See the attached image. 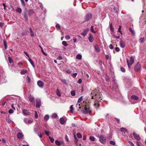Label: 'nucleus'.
I'll use <instances>...</instances> for the list:
<instances>
[{
    "instance_id": "nucleus-10",
    "label": "nucleus",
    "mask_w": 146,
    "mask_h": 146,
    "mask_svg": "<svg viewBox=\"0 0 146 146\" xmlns=\"http://www.w3.org/2000/svg\"><path fill=\"white\" fill-rule=\"evenodd\" d=\"M37 84L40 87L42 88L44 85V83L43 82L39 80L37 82Z\"/></svg>"
},
{
    "instance_id": "nucleus-52",
    "label": "nucleus",
    "mask_w": 146,
    "mask_h": 146,
    "mask_svg": "<svg viewBox=\"0 0 146 146\" xmlns=\"http://www.w3.org/2000/svg\"><path fill=\"white\" fill-rule=\"evenodd\" d=\"M94 105L97 108H98L99 107V105L97 103H95L94 104Z\"/></svg>"
},
{
    "instance_id": "nucleus-63",
    "label": "nucleus",
    "mask_w": 146,
    "mask_h": 146,
    "mask_svg": "<svg viewBox=\"0 0 146 146\" xmlns=\"http://www.w3.org/2000/svg\"><path fill=\"white\" fill-rule=\"evenodd\" d=\"M6 121L8 123H10L11 122V120L9 118L6 119Z\"/></svg>"
},
{
    "instance_id": "nucleus-18",
    "label": "nucleus",
    "mask_w": 146,
    "mask_h": 146,
    "mask_svg": "<svg viewBox=\"0 0 146 146\" xmlns=\"http://www.w3.org/2000/svg\"><path fill=\"white\" fill-rule=\"evenodd\" d=\"M27 72V71L26 70L23 69L21 70L20 72V73L21 74H25Z\"/></svg>"
},
{
    "instance_id": "nucleus-32",
    "label": "nucleus",
    "mask_w": 146,
    "mask_h": 146,
    "mask_svg": "<svg viewBox=\"0 0 146 146\" xmlns=\"http://www.w3.org/2000/svg\"><path fill=\"white\" fill-rule=\"evenodd\" d=\"M110 30H111V31H113V30L114 29V28L112 26V23H111L110 24Z\"/></svg>"
},
{
    "instance_id": "nucleus-61",
    "label": "nucleus",
    "mask_w": 146,
    "mask_h": 146,
    "mask_svg": "<svg viewBox=\"0 0 146 146\" xmlns=\"http://www.w3.org/2000/svg\"><path fill=\"white\" fill-rule=\"evenodd\" d=\"M115 51L117 52H119L120 50L119 48L118 47H116L115 48Z\"/></svg>"
},
{
    "instance_id": "nucleus-34",
    "label": "nucleus",
    "mask_w": 146,
    "mask_h": 146,
    "mask_svg": "<svg viewBox=\"0 0 146 146\" xmlns=\"http://www.w3.org/2000/svg\"><path fill=\"white\" fill-rule=\"evenodd\" d=\"M49 139L50 140L51 142L52 143H53L54 142V139L53 138H52V137H51L50 136H49Z\"/></svg>"
},
{
    "instance_id": "nucleus-1",
    "label": "nucleus",
    "mask_w": 146,
    "mask_h": 146,
    "mask_svg": "<svg viewBox=\"0 0 146 146\" xmlns=\"http://www.w3.org/2000/svg\"><path fill=\"white\" fill-rule=\"evenodd\" d=\"M84 108V109L82 111V113L84 114H90L91 113V110L90 107H86V106Z\"/></svg>"
},
{
    "instance_id": "nucleus-15",
    "label": "nucleus",
    "mask_w": 146,
    "mask_h": 146,
    "mask_svg": "<svg viewBox=\"0 0 146 146\" xmlns=\"http://www.w3.org/2000/svg\"><path fill=\"white\" fill-rule=\"evenodd\" d=\"M93 36L91 34H90V36L88 38V40L90 42H92L93 41Z\"/></svg>"
},
{
    "instance_id": "nucleus-39",
    "label": "nucleus",
    "mask_w": 146,
    "mask_h": 146,
    "mask_svg": "<svg viewBox=\"0 0 146 146\" xmlns=\"http://www.w3.org/2000/svg\"><path fill=\"white\" fill-rule=\"evenodd\" d=\"M57 116V115L56 113H54L52 115V117L53 118H56Z\"/></svg>"
},
{
    "instance_id": "nucleus-26",
    "label": "nucleus",
    "mask_w": 146,
    "mask_h": 146,
    "mask_svg": "<svg viewBox=\"0 0 146 146\" xmlns=\"http://www.w3.org/2000/svg\"><path fill=\"white\" fill-rule=\"evenodd\" d=\"M49 118V116L48 115H46L44 117V119L45 121H47L48 120Z\"/></svg>"
},
{
    "instance_id": "nucleus-9",
    "label": "nucleus",
    "mask_w": 146,
    "mask_h": 146,
    "mask_svg": "<svg viewBox=\"0 0 146 146\" xmlns=\"http://www.w3.org/2000/svg\"><path fill=\"white\" fill-rule=\"evenodd\" d=\"M89 29H85L83 31V32L81 33V35H82L84 36H85L87 33V32L89 31Z\"/></svg>"
},
{
    "instance_id": "nucleus-33",
    "label": "nucleus",
    "mask_w": 146,
    "mask_h": 146,
    "mask_svg": "<svg viewBox=\"0 0 146 146\" xmlns=\"http://www.w3.org/2000/svg\"><path fill=\"white\" fill-rule=\"evenodd\" d=\"M83 96H81L78 99V102L79 103L80 102L83 100Z\"/></svg>"
},
{
    "instance_id": "nucleus-25",
    "label": "nucleus",
    "mask_w": 146,
    "mask_h": 146,
    "mask_svg": "<svg viewBox=\"0 0 146 146\" xmlns=\"http://www.w3.org/2000/svg\"><path fill=\"white\" fill-rule=\"evenodd\" d=\"M29 100L31 102H32L34 101V98L33 97L30 96L29 98Z\"/></svg>"
},
{
    "instance_id": "nucleus-22",
    "label": "nucleus",
    "mask_w": 146,
    "mask_h": 146,
    "mask_svg": "<svg viewBox=\"0 0 146 146\" xmlns=\"http://www.w3.org/2000/svg\"><path fill=\"white\" fill-rule=\"evenodd\" d=\"M82 56L81 54H78L76 56V58L77 59L80 60L82 58Z\"/></svg>"
},
{
    "instance_id": "nucleus-3",
    "label": "nucleus",
    "mask_w": 146,
    "mask_h": 146,
    "mask_svg": "<svg viewBox=\"0 0 146 146\" xmlns=\"http://www.w3.org/2000/svg\"><path fill=\"white\" fill-rule=\"evenodd\" d=\"M127 61L128 68H130L131 65L134 62V59L132 56H131L130 61H129L128 59H127Z\"/></svg>"
},
{
    "instance_id": "nucleus-49",
    "label": "nucleus",
    "mask_w": 146,
    "mask_h": 146,
    "mask_svg": "<svg viewBox=\"0 0 146 146\" xmlns=\"http://www.w3.org/2000/svg\"><path fill=\"white\" fill-rule=\"evenodd\" d=\"M122 72H125V69L122 67H121L120 68Z\"/></svg>"
},
{
    "instance_id": "nucleus-45",
    "label": "nucleus",
    "mask_w": 146,
    "mask_h": 146,
    "mask_svg": "<svg viewBox=\"0 0 146 146\" xmlns=\"http://www.w3.org/2000/svg\"><path fill=\"white\" fill-rule=\"evenodd\" d=\"M65 37L67 40H69L70 39V37L69 35H66L65 36Z\"/></svg>"
},
{
    "instance_id": "nucleus-60",
    "label": "nucleus",
    "mask_w": 146,
    "mask_h": 146,
    "mask_svg": "<svg viewBox=\"0 0 146 146\" xmlns=\"http://www.w3.org/2000/svg\"><path fill=\"white\" fill-rule=\"evenodd\" d=\"M109 48L111 49H112L113 48V46L111 44H110L109 46Z\"/></svg>"
},
{
    "instance_id": "nucleus-19",
    "label": "nucleus",
    "mask_w": 146,
    "mask_h": 146,
    "mask_svg": "<svg viewBox=\"0 0 146 146\" xmlns=\"http://www.w3.org/2000/svg\"><path fill=\"white\" fill-rule=\"evenodd\" d=\"M29 61L30 62L31 64L33 66V67H35V66L34 63L33 62V61L31 58H30L29 59Z\"/></svg>"
},
{
    "instance_id": "nucleus-7",
    "label": "nucleus",
    "mask_w": 146,
    "mask_h": 146,
    "mask_svg": "<svg viewBox=\"0 0 146 146\" xmlns=\"http://www.w3.org/2000/svg\"><path fill=\"white\" fill-rule=\"evenodd\" d=\"M97 90H94L92 91L91 94L92 99H93L94 98V96H96L97 95Z\"/></svg>"
},
{
    "instance_id": "nucleus-36",
    "label": "nucleus",
    "mask_w": 146,
    "mask_h": 146,
    "mask_svg": "<svg viewBox=\"0 0 146 146\" xmlns=\"http://www.w3.org/2000/svg\"><path fill=\"white\" fill-rule=\"evenodd\" d=\"M8 60L10 63H11L13 62V60L9 56L8 58Z\"/></svg>"
},
{
    "instance_id": "nucleus-47",
    "label": "nucleus",
    "mask_w": 146,
    "mask_h": 146,
    "mask_svg": "<svg viewBox=\"0 0 146 146\" xmlns=\"http://www.w3.org/2000/svg\"><path fill=\"white\" fill-rule=\"evenodd\" d=\"M35 117L36 118H37L38 117V114L37 113L36 111H35Z\"/></svg>"
},
{
    "instance_id": "nucleus-55",
    "label": "nucleus",
    "mask_w": 146,
    "mask_h": 146,
    "mask_svg": "<svg viewBox=\"0 0 146 146\" xmlns=\"http://www.w3.org/2000/svg\"><path fill=\"white\" fill-rule=\"evenodd\" d=\"M56 27L57 29H59L60 28V27L58 24L56 25Z\"/></svg>"
},
{
    "instance_id": "nucleus-41",
    "label": "nucleus",
    "mask_w": 146,
    "mask_h": 146,
    "mask_svg": "<svg viewBox=\"0 0 146 146\" xmlns=\"http://www.w3.org/2000/svg\"><path fill=\"white\" fill-rule=\"evenodd\" d=\"M110 143L112 145H115V141H113L111 140L110 141Z\"/></svg>"
},
{
    "instance_id": "nucleus-48",
    "label": "nucleus",
    "mask_w": 146,
    "mask_h": 146,
    "mask_svg": "<svg viewBox=\"0 0 146 146\" xmlns=\"http://www.w3.org/2000/svg\"><path fill=\"white\" fill-rule=\"evenodd\" d=\"M3 43H4V45L5 46V49H6L7 48V43H6V41L4 40L3 41Z\"/></svg>"
},
{
    "instance_id": "nucleus-38",
    "label": "nucleus",
    "mask_w": 146,
    "mask_h": 146,
    "mask_svg": "<svg viewBox=\"0 0 146 146\" xmlns=\"http://www.w3.org/2000/svg\"><path fill=\"white\" fill-rule=\"evenodd\" d=\"M70 110L72 112H73L74 111L73 105H71L70 107Z\"/></svg>"
},
{
    "instance_id": "nucleus-46",
    "label": "nucleus",
    "mask_w": 146,
    "mask_h": 146,
    "mask_svg": "<svg viewBox=\"0 0 146 146\" xmlns=\"http://www.w3.org/2000/svg\"><path fill=\"white\" fill-rule=\"evenodd\" d=\"M71 94L72 96H74L75 95V92L74 91H72L71 92Z\"/></svg>"
},
{
    "instance_id": "nucleus-57",
    "label": "nucleus",
    "mask_w": 146,
    "mask_h": 146,
    "mask_svg": "<svg viewBox=\"0 0 146 146\" xmlns=\"http://www.w3.org/2000/svg\"><path fill=\"white\" fill-rule=\"evenodd\" d=\"M114 119L116 120L117 121V123H120V119H119L117 118H115Z\"/></svg>"
},
{
    "instance_id": "nucleus-5",
    "label": "nucleus",
    "mask_w": 146,
    "mask_h": 146,
    "mask_svg": "<svg viewBox=\"0 0 146 146\" xmlns=\"http://www.w3.org/2000/svg\"><path fill=\"white\" fill-rule=\"evenodd\" d=\"M92 17V15L90 14H88L85 16L84 18V22H86L89 21L90 19H91Z\"/></svg>"
},
{
    "instance_id": "nucleus-28",
    "label": "nucleus",
    "mask_w": 146,
    "mask_h": 146,
    "mask_svg": "<svg viewBox=\"0 0 146 146\" xmlns=\"http://www.w3.org/2000/svg\"><path fill=\"white\" fill-rule=\"evenodd\" d=\"M120 131L121 132H123L127 131V129L124 128L122 127L120 128Z\"/></svg>"
},
{
    "instance_id": "nucleus-44",
    "label": "nucleus",
    "mask_w": 146,
    "mask_h": 146,
    "mask_svg": "<svg viewBox=\"0 0 146 146\" xmlns=\"http://www.w3.org/2000/svg\"><path fill=\"white\" fill-rule=\"evenodd\" d=\"M128 142L129 143L130 145L131 146H134V144L132 142L130 141H128Z\"/></svg>"
},
{
    "instance_id": "nucleus-59",
    "label": "nucleus",
    "mask_w": 146,
    "mask_h": 146,
    "mask_svg": "<svg viewBox=\"0 0 146 146\" xmlns=\"http://www.w3.org/2000/svg\"><path fill=\"white\" fill-rule=\"evenodd\" d=\"M136 144L138 146H140V142L138 141H136Z\"/></svg>"
},
{
    "instance_id": "nucleus-43",
    "label": "nucleus",
    "mask_w": 146,
    "mask_h": 146,
    "mask_svg": "<svg viewBox=\"0 0 146 146\" xmlns=\"http://www.w3.org/2000/svg\"><path fill=\"white\" fill-rule=\"evenodd\" d=\"M121 25H119V27L118 30V31L119 32H120L121 34H122L121 31Z\"/></svg>"
},
{
    "instance_id": "nucleus-62",
    "label": "nucleus",
    "mask_w": 146,
    "mask_h": 146,
    "mask_svg": "<svg viewBox=\"0 0 146 146\" xmlns=\"http://www.w3.org/2000/svg\"><path fill=\"white\" fill-rule=\"evenodd\" d=\"M24 54H25L29 58H30V57L29 56V54H28L27 53V52H26V51H24Z\"/></svg>"
},
{
    "instance_id": "nucleus-50",
    "label": "nucleus",
    "mask_w": 146,
    "mask_h": 146,
    "mask_svg": "<svg viewBox=\"0 0 146 146\" xmlns=\"http://www.w3.org/2000/svg\"><path fill=\"white\" fill-rule=\"evenodd\" d=\"M14 112V111L12 109H10L9 111V113H13Z\"/></svg>"
},
{
    "instance_id": "nucleus-6",
    "label": "nucleus",
    "mask_w": 146,
    "mask_h": 146,
    "mask_svg": "<svg viewBox=\"0 0 146 146\" xmlns=\"http://www.w3.org/2000/svg\"><path fill=\"white\" fill-rule=\"evenodd\" d=\"M133 134L136 139L138 141L140 140L141 138L139 134H136L135 132H133Z\"/></svg>"
},
{
    "instance_id": "nucleus-11",
    "label": "nucleus",
    "mask_w": 146,
    "mask_h": 146,
    "mask_svg": "<svg viewBox=\"0 0 146 146\" xmlns=\"http://www.w3.org/2000/svg\"><path fill=\"white\" fill-rule=\"evenodd\" d=\"M23 134L20 132L18 133L17 134V137L18 139H22L23 137Z\"/></svg>"
},
{
    "instance_id": "nucleus-13",
    "label": "nucleus",
    "mask_w": 146,
    "mask_h": 146,
    "mask_svg": "<svg viewBox=\"0 0 146 146\" xmlns=\"http://www.w3.org/2000/svg\"><path fill=\"white\" fill-rule=\"evenodd\" d=\"M23 114L25 115H29L30 114V113L26 109L23 110Z\"/></svg>"
},
{
    "instance_id": "nucleus-64",
    "label": "nucleus",
    "mask_w": 146,
    "mask_h": 146,
    "mask_svg": "<svg viewBox=\"0 0 146 146\" xmlns=\"http://www.w3.org/2000/svg\"><path fill=\"white\" fill-rule=\"evenodd\" d=\"M141 42H143L144 40V38H141L139 40Z\"/></svg>"
},
{
    "instance_id": "nucleus-17",
    "label": "nucleus",
    "mask_w": 146,
    "mask_h": 146,
    "mask_svg": "<svg viewBox=\"0 0 146 146\" xmlns=\"http://www.w3.org/2000/svg\"><path fill=\"white\" fill-rule=\"evenodd\" d=\"M60 122L61 124H63L65 122V120L62 118H60Z\"/></svg>"
},
{
    "instance_id": "nucleus-53",
    "label": "nucleus",
    "mask_w": 146,
    "mask_h": 146,
    "mask_svg": "<svg viewBox=\"0 0 146 146\" xmlns=\"http://www.w3.org/2000/svg\"><path fill=\"white\" fill-rule=\"evenodd\" d=\"M21 4L24 7H25V4L24 3V1H21Z\"/></svg>"
},
{
    "instance_id": "nucleus-56",
    "label": "nucleus",
    "mask_w": 146,
    "mask_h": 146,
    "mask_svg": "<svg viewBox=\"0 0 146 146\" xmlns=\"http://www.w3.org/2000/svg\"><path fill=\"white\" fill-rule=\"evenodd\" d=\"M27 34V32L26 31L23 32L22 33V35L23 36L25 35H26Z\"/></svg>"
},
{
    "instance_id": "nucleus-30",
    "label": "nucleus",
    "mask_w": 146,
    "mask_h": 146,
    "mask_svg": "<svg viewBox=\"0 0 146 146\" xmlns=\"http://www.w3.org/2000/svg\"><path fill=\"white\" fill-rule=\"evenodd\" d=\"M129 31L132 33L133 35H135V33L134 31L131 29V28L130 27L129 28Z\"/></svg>"
},
{
    "instance_id": "nucleus-40",
    "label": "nucleus",
    "mask_w": 146,
    "mask_h": 146,
    "mask_svg": "<svg viewBox=\"0 0 146 146\" xmlns=\"http://www.w3.org/2000/svg\"><path fill=\"white\" fill-rule=\"evenodd\" d=\"M24 17H25V19L27 21L28 20V16L26 13H25L24 14Z\"/></svg>"
},
{
    "instance_id": "nucleus-27",
    "label": "nucleus",
    "mask_w": 146,
    "mask_h": 146,
    "mask_svg": "<svg viewBox=\"0 0 146 146\" xmlns=\"http://www.w3.org/2000/svg\"><path fill=\"white\" fill-rule=\"evenodd\" d=\"M55 143L58 146H59L60 145V142L58 140H56L55 141Z\"/></svg>"
},
{
    "instance_id": "nucleus-16",
    "label": "nucleus",
    "mask_w": 146,
    "mask_h": 146,
    "mask_svg": "<svg viewBox=\"0 0 146 146\" xmlns=\"http://www.w3.org/2000/svg\"><path fill=\"white\" fill-rule=\"evenodd\" d=\"M131 98L132 99L135 100H137L139 99V98L137 96L134 95L132 96Z\"/></svg>"
},
{
    "instance_id": "nucleus-29",
    "label": "nucleus",
    "mask_w": 146,
    "mask_h": 146,
    "mask_svg": "<svg viewBox=\"0 0 146 146\" xmlns=\"http://www.w3.org/2000/svg\"><path fill=\"white\" fill-rule=\"evenodd\" d=\"M90 30L92 32L94 33H95L96 32L94 30V27L93 26H92L90 28Z\"/></svg>"
},
{
    "instance_id": "nucleus-8",
    "label": "nucleus",
    "mask_w": 146,
    "mask_h": 146,
    "mask_svg": "<svg viewBox=\"0 0 146 146\" xmlns=\"http://www.w3.org/2000/svg\"><path fill=\"white\" fill-rule=\"evenodd\" d=\"M36 108H39L41 105V101L39 99H36Z\"/></svg>"
},
{
    "instance_id": "nucleus-4",
    "label": "nucleus",
    "mask_w": 146,
    "mask_h": 146,
    "mask_svg": "<svg viewBox=\"0 0 146 146\" xmlns=\"http://www.w3.org/2000/svg\"><path fill=\"white\" fill-rule=\"evenodd\" d=\"M141 68V66L140 64L138 62L135 66L134 67V70L136 72H138L140 70Z\"/></svg>"
},
{
    "instance_id": "nucleus-54",
    "label": "nucleus",
    "mask_w": 146,
    "mask_h": 146,
    "mask_svg": "<svg viewBox=\"0 0 146 146\" xmlns=\"http://www.w3.org/2000/svg\"><path fill=\"white\" fill-rule=\"evenodd\" d=\"M62 59V56H60V55H59L58 56V58H57V59H58L59 60H61Z\"/></svg>"
},
{
    "instance_id": "nucleus-2",
    "label": "nucleus",
    "mask_w": 146,
    "mask_h": 146,
    "mask_svg": "<svg viewBox=\"0 0 146 146\" xmlns=\"http://www.w3.org/2000/svg\"><path fill=\"white\" fill-rule=\"evenodd\" d=\"M100 141L102 143L105 144L106 142V137L103 135L99 137Z\"/></svg>"
},
{
    "instance_id": "nucleus-24",
    "label": "nucleus",
    "mask_w": 146,
    "mask_h": 146,
    "mask_svg": "<svg viewBox=\"0 0 146 146\" xmlns=\"http://www.w3.org/2000/svg\"><path fill=\"white\" fill-rule=\"evenodd\" d=\"M111 57V55L110 54L108 55H105V58L106 60H108Z\"/></svg>"
},
{
    "instance_id": "nucleus-23",
    "label": "nucleus",
    "mask_w": 146,
    "mask_h": 146,
    "mask_svg": "<svg viewBox=\"0 0 146 146\" xmlns=\"http://www.w3.org/2000/svg\"><path fill=\"white\" fill-rule=\"evenodd\" d=\"M56 93L57 95L58 96H61L60 91L58 89H57L56 90Z\"/></svg>"
},
{
    "instance_id": "nucleus-31",
    "label": "nucleus",
    "mask_w": 146,
    "mask_h": 146,
    "mask_svg": "<svg viewBox=\"0 0 146 146\" xmlns=\"http://www.w3.org/2000/svg\"><path fill=\"white\" fill-rule=\"evenodd\" d=\"M76 135L77 137L79 138H80L82 137V135L79 133H77L76 134Z\"/></svg>"
},
{
    "instance_id": "nucleus-58",
    "label": "nucleus",
    "mask_w": 146,
    "mask_h": 146,
    "mask_svg": "<svg viewBox=\"0 0 146 146\" xmlns=\"http://www.w3.org/2000/svg\"><path fill=\"white\" fill-rule=\"evenodd\" d=\"M41 51L42 52V53H43V54H44L45 56H47V54H46V53H45V52H44V50H43V49H41Z\"/></svg>"
},
{
    "instance_id": "nucleus-20",
    "label": "nucleus",
    "mask_w": 146,
    "mask_h": 146,
    "mask_svg": "<svg viewBox=\"0 0 146 146\" xmlns=\"http://www.w3.org/2000/svg\"><path fill=\"white\" fill-rule=\"evenodd\" d=\"M34 13V11L33 9H31L29 10L28 14L29 15H31Z\"/></svg>"
},
{
    "instance_id": "nucleus-51",
    "label": "nucleus",
    "mask_w": 146,
    "mask_h": 146,
    "mask_svg": "<svg viewBox=\"0 0 146 146\" xmlns=\"http://www.w3.org/2000/svg\"><path fill=\"white\" fill-rule=\"evenodd\" d=\"M61 80L64 84H67V83L66 82V81L65 80H63V79H61Z\"/></svg>"
},
{
    "instance_id": "nucleus-14",
    "label": "nucleus",
    "mask_w": 146,
    "mask_h": 146,
    "mask_svg": "<svg viewBox=\"0 0 146 146\" xmlns=\"http://www.w3.org/2000/svg\"><path fill=\"white\" fill-rule=\"evenodd\" d=\"M119 44L121 47L122 48H124L125 46V43L122 41L120 42Z\"/></svg>"
},
{
    "instance_id": "nucleus-37",
    "label": "nucleus",
    "mask_w": 146,
    "mask_h": 146,
    "mask_svg": "<svg viewBox=\"0 0 146 146\" xmlns=\"http://www.w3.org/2000/svg\"><path fill=\"white\" fill-rule=\"evenodd\" d=\"M62 44L63 45L65 46H66L68 45L66 43V42L65 41H63L62 42Z\"/></svg>"
},
{
    "instance_id": "nucleus-42",
    "label": "nucleus",
    "mask_w": 146,
    "mask_h": 146,
    "mask_svg": "<svg viewBox=\"0 0 146 146\" xmlns=\"http://www.w3.org/2000/svg\"><path fill=\"white\" fill-rule=\"evenodd\" d=\"M26 80L28 83L30 82L31 81V79L28 76H27L26 78Z\"/></svg>"
},
{
    "instance_id": "nucleus-21",
    "label": "nucleus",
    "mask_w": 146,
    "mask_h": 146,
    "mask_svg": "<svg viewBox=\"0 0 146 146\" xmlns=\"http://www.w3.org/2000/svg\"><path fill=\"white\" fill-rule=\"evenodd\" d=\"M16 11L17 12L21 13L22 12V9L20 7H17V8L16 9Z\"/></svg>"
},
{
    "instance_id": "nucleus-35",
    "label": "nucleus",
    "mask_w": 146,
    "mask_h": 146,
    "mask_svg": "<svg viewBox=\"0 0 146 146\" xmlns=\"http://www.w3.org/2000/svg\"><path fill=\"white\" fill-rule=\"evenodd\" d=\"M90 139L92 141H94L95 140V138L94 136H91L90 137Z\"/></svg>"
},
{
    "instance_id": "nucleus-12",
    "label": "nucleus",
    "mask_w": 146,
    "mask_h": 146,
    "mask_svg": "<svg viewBox=\"0 0 146 146\" xmlns=\"http://www.w3.org/2000/svg\"><path fill=\"white\" fill-rule=\"evenodd\" d=\"M94 48L96 51L99 52L100 51V49L98 45L97 44H96L94 46Z\"/></svg>"
}]
</instances>
